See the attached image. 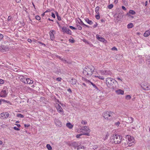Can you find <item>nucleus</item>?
<instances>
[{
    "label": "nucleus",
    "instance_id": "f257e3e1",
    "mask_svg": "<svg viewBox=\"0 0 150 150\" xmlns=\"http://www.w3.org/2000/svg\"><path fill=\"white\" fill-rule=\"evenodd\" d=\"M95 68L92 66H87L85 67L83 71V74L86 77H89L94 71Z\"/></svg>",
    "mask_w": 150,
    "mask_h": 150
},
{
    "label": "nucleus",
    "instance_id": "f03ea898",
    "mask_svg": "<svg viewBox=\"0 0 150 150\" xmlns=\"http://www.w3.org/2000/svg\"><path fill=\"white\" fill-rule=\"evenodd\" d=\"M122 139L121 136L117 135H113L111 137L110 141L115 144H118L121 142Z\"/></svg>",
    "mask_w": 150,
    "mask_h": 150
},
{
    "label": "nucleus",
    "instance_id": "7ed1b4c3",
    "mask_svg": "<svg viewBox=\"0 0 150 150\" xmlns=\"http://www.w3.org/2000/svg\"><path fill=\"white\" fill-rule=\"evenodd\" d=\"M105 81L107 86L109 88L112 87L114 84H115L117 82L115 80L111 78H107L106 79Z\"/></svg>",
    "mask_w": 150,
    "mask_h": 150
},
{
    "label": "nucleus",
    "instance_id": "20e7f679",
    "mask_svg": "<svg viewBox=\"0 0 150 150\" xmlns=\"http://www.w3.org/2000/svg\"><path fill=\"white\" fill-rule=\"evenodd\" d=\"M114 114L113 112L110 111H106L103 113L102 115L105 119H110L112 118V116Z\"/></svg>",
    "mask_w": 150,
    "mask_h": 150
},
{
    "label": "nucleus",
    "instance_id": "39448f33",
    "mask_svg": "<svg viewBox=\"0 0 150 150\" xmlns=\"http://www.w3.org/2000/svg\"><path fill=\"white\" fill-rule=\"evenodd\" d=\"M126 139L128 140L127 144L128 146H131L134 144V139L133 137L127 135L126 136Z\"/></svg>",
    "mask_w": 150,
    "mask_h": 150
},
{
    "label": "nucleus",
    "instance_id": "423d86ee",
    "mask_svg": "<svg viewBox=\"0 0 150 150\" xmlns=\"http://www.w3.org/2000/svg\"><path fill=\"white\" fill-rule=\"evenodd\" d=\"M83 131H84L86 132L83 133V135H88V133L90 132V130L87 126H84L83 127L82 129H80V132H82Z\"/></svg>",
    "mask_w": 150,
    "mask_h": 150
},
{
    "label": "nucleus",
    "instance_id": "0eeeda50",
    "mask_svg": "<svg viewBox=\"0 0 150 150\" xmlns=\"http://www.w3.org/2000/svg\"><path fill=\"white\" fill-rule=\"evenodd\" d=\"M62 31L64 33H66L70 35H71V30L65 26H63L62 28Z\"/></svg>",
    "mask_w": 150,
    "mask_h": 150
},
{
    "label": "nucleus",
    "instance_id": "6e6552de",
    "mask_svg": "<svg viewBox=\"0 0 150 150\" xmlns=\"http://www.w3.org/2000/svg\"><path fill=\"white\" fill-rule=\"evenodd\" d=\"M56 107L59 113L62 115H64L63 110L59 104H56Z\"/></svg>",
    "mask_w": 150,
    "mask_h": 150
},
{
    "label": "nucleus",
    "instance_id": "1a4fd4ad",
    "mask_svg": "<svg viewBox=\"0 0 150 150\" xmlns=\"http://www.w3.org/2000/svg\"><path fill=\"white\" fill-rule=\"evenodd\" d=\"M141 87L143 88V89L146 90H150L149 84L147 82H144V83L142 84Z\"/></svg>",
    "mask_w": 150,
    "mask_h": 150
},
{
    "label": "nucleus",
    "instance_id": "9d476101",
    "mask_svg": "<svg viewBox=\"0 0 150 150\" xmlns=\"http://www.w3.org/2000/svg\"><path fill=\"white\" fill-rule=\"evenodd\" d=\"M9 115L8 112H3L0 114V117L3 119H6L8 118Z\"/></svg>",
    "mask_w": 150,
    "mask_h": 150
},
{
    "label": "nucleus",
    "instance_id": "9b49d317",
    "mask_svg": "<svg viewBox=\"0 0 150 150\" xmlns=\"http://www.w3.org/2000/svg\"><path fill=\"white\" fill-rule=\"evenodd\" d=\"M96 37L98 39V40L100 41L103 42H105L106 41L104 38L100 36L99 35H96Z\"/></svg>",
    "mask_w": 150,
    "mask_h": 150
},
{
    "label": "nucleus",
    "instance_id": "f8f14e48",
    "mask_svg": "<svg viewBox=\"0 0 150 150\" xmlns=\"http://www.w3.org/2000/svg\"><path fill=\"white\" fill-rule=\"evenodd\" d=\"M54 31L53 30H52L50 32V39L52 41H54Z\"/></svg>",
    "mask_w": 150,
    "mask_h": 150
},
{
    "label": "nucleus",
    "instance_id": "ddd939ff",
    "mask_svg": "<svg viewBox=\"0 0 150 150\" xmlns=\"http://www.w3.org/2000/svg\"><path fill=\"white\" fill-rule=\"evenodd\" d=\"M1 97L3 98H5L6 97L7 95V93L6 92V91L5 90H2L1 92Z\"/></svg>",
    "mask_w": 150,
    "mask_h": 150
},
{
    "label": "nucleus",
    "instance_id": "4468645a",
    "mask_svg": "<svg viewBox=\"0 0 150 150\" xmlns=\"http://www.w3.org/2000/svg\"><path fill=\"white\" fill-rule=\"evenodd\" d=\"M134 119L132 117H128L126 118L125 120L127 123H132Z\"/></svg>",
    "mask_w": 150,
    "mask_h": 150
},
{
    "label": "nucleus",
    "instance_id": "2eb2a0df",
    "mask_svg": "<svg viewBox=\"0 0 150 150\" xmlns=\"http://www.w3.org/2000/svg\"><path fill=\"white\" fill-rule=\"evenodd\" d=\"M18 77L21 81L25 83V81L27 78H24L23 76L21 75H19Z\"/></svg>",
    "mask_w": 150,
    "mask_h": 150
},
{
    "label": "nucleus",
    "instance_id": "dca6fc26",
    "mask_svg": "<svg viewBox=\"0 0 150 150\" xmlns=\"http://www.w3.org/2000/svg\"><path fill=\"white\" fill-rule=\"evenodd\" d=\"M55 124L57 126L60 127L62 125V123L60 122L58 120L55 119L54 120Z\"/></svg>",
    "mask_w": 150,
    "mask_h": 150
},
{
    "label": "nucleus",
    "instance_id": "f3484780",
    "mask_svg": "<svg viewBox=\"0 0 150 150\" xmlns=\"http://www.w3.org/2000/svg\"><path fill=\"white\" fill-rule=\"evenodd\" d=\"M33 81L31 80L29 78H27L26 80L25 81V83H28L29 84H33Z\"/></svg>",
    "mask_w": 150,
    "mask_h": 150
},
{
    "label": "nucleus",
    "instance_id": "a211bd4d",
    "mask_svg": "<svg viewBox=\"0 0 150 150\" xmlns=\"http://www.w3.org/2000/svg\"><path fill=\"white\" fill-rule=\"evenodd\" d=\"M116 93L117 94L123 95L124 91L121 89H118L115 91Z\"/></svg>",
    "mask_w": 150,
    "mask_h": 150
},
{
    "label": "nucleus",
    "instance_id": "6ab92c4d",
    "mask_svg": "<svg viewBox=\"0 0 150 150\" xmlns=\"http://www.w3.org/2000/svg\"><path fill=\"white\" fill-rule=\"evenodd\" d=\"M146 63L148 65V66L149 67L150 65V56H148L146 57Z\"/></svg>",
    "mask_w": 150,
    "mask_h": 150
},
{
    "label": "nucleus",
    "instance_id": "aec40b11",
    "mask_svg": "<svg viewBox=\"0 0 150 150\" xmlns=\"http://www.w3.org/2000/svg\"><path fill=\"white\" fill-rule=\"evenodd\" d=\"M91 83L93 86L95 88V89L96 90L95 91L97 93H98V92L100 91V90L92 82H91Z\"/></svg>",
    "mask_w": 150,
    "mask_h": 150
},
{
    "label": "nucleus",
    "instance_id": "412c9836",
    "mask_svg": "<svg viewBox=\"0 0 150 150\" xmlns=\"http://www.w3.org/2000/svg\"><path fill=\"white\" fill-rule=\"evenodd\" d=\"M94 76L95 78H97L99 79L102 80H103L105 78L103 76L100 75L99 74H98L97 75H95Z\"/></svg>",
    "mask_w": 150,
    "mask_h": 150
},
{
    "label": "nucleus",
    "instance_id": "4be33fe9",
    "mask_svg": "<svg viewBox=\"0 0 150 150\" xmlns=\"http://www.w3.org/2000/svg\"><path fill=\"white\" fill-rule=\"evenodd\" d=\"M70 82L72 85H75L76 83L77 80L75 79L72 78L70 81Z\"/></svg>",
    "mask_w": 150,
    "mask_h": 150
},
{
    "label": "nucleus",
    "instance_id": "5701e85b",
    "mask_svg": "<svg viewBox=\"0 0 150 150\" xmlns=\"http://www.w3.org/2000/svg\"><path fill=\"white\" fill-rule=\"evenodd\" d=\"M150 35V30H148L145 31L144 34V37H147Z\"/></svg>",
    "mask_w": 150,
    "mask_h": 150
},
{
    "label": "nucleus",
    "instance_id": "b1692460",
    "mask_svg": "<svg viewBox=\"0 0 150 150\" xmlns=\"http://www.w3.org/2000/svg\"><path fill=\"white\" fill-rule=\"evenodd\" d=\"M59 58L61 60L65 63H68V64H70V63H71V62L69 60L67 61V60L64 59H63V58H62L60 57H59Z\"/></svg>",
    "mask_w": 150,
    "mask_h": 150
},
{
    "label": "nucleus",
    "instance_id": "393cba45",
    "mask_svg": "<svg viewBox=\"0 0 150 150\" xmlns=\"http://www.w3.org/2000/svg\"><path fill=\"white\" fill-rule=\"evenodd\" d=\"M105 75H112L111 72L110 71H108V70H105Z\"/></svg>",
    "mask_w": 150,
    "mask_h": 150
},
{
    "label": "nucleus",
    "instance_id": "a878e982",
    "mask_svg": "<svg viewBox=\"0 0 150 150\" xmlns=\"http://www.w3.org/2000/svg\"><path fill=\"white\" fill-rule=\"evenodd\" d=\"M135 13H136L134 11L132 10H130L129 11V12L127 13V15H129V14L133 15H134Z\"/></svg>",
    "mask_w": 150,
    "mask_h": 150
},
{
    "label": "nucleus",
    "instance_id": "bb28decb",
    "mask_svg": "<svg viewBox=\"0 0 150 150\" xmlns=\"http://www.w3.org/2000/svg\"><path fill=\"white\" fill-rule=\"evenodd\" d=\"M66 126L69 129H71L73 127V125L69 122L67 123Z\"/></svg>",
    "mask_w": 150,
    "mask_h": 150
},
{
    "label": "nucleus",
    "instance_id": "cd10ccee",
    "mask_svg": "<svg viewBox=\"0 0 150 150\" xmlns=\"http://www.w3.org/2000/svg\"><path fill=\"white\" fill-rule=\"evenodd\" d=\"M79 21H78L79 23L81 25H84L87 27H88L89 26H88V25H87L83 23V22L81 20V19H79Z\"/></svg>",
    "mask_w": 150,
    "mask_h": 150
},
{
    "label": "nucleus",
    "instance_id": "c85d7f7f",
    "mask_svg": "<svg viewBox=\"0 0 150 150\" xmlns=\"http://www.w3.org/2000/svg\"><path fill=\"white\" fill-rule=\"evenodd\" d=\"M98 72L102 75H105V70H100L98 71Z\"/></svg>",
    "mask_w": 150,
    "mask_h": 150
},
{
    "label": "nucleus",
    "instance_id": "c756f323",
    "mask_svg": "<svg viewBox=\"0 0 150 150\" xmlns=\"http://www.w3.org/2000/svg\"><path fill=\"white\" fill-rule=\"evenodd\" d=\"M133 25L132 23L128 24L127 25V28L129 29L132 28L133 27Z\"/></svg>",
    "mask_w": 150,
    "mask_h": 150
},
{
    "label": "nucleus",
    "instance_id": "7c9ffc66",
    "mask_svg": "<svg viewBox=\"0 0 150 150\" xmlns=\"http://www.w3.org/2000/svg\"><path fill=\"white\" fill-rule=\"evenodd\" d=\"M100 7L98 6H97L95 8V12L97 14H99V10Z\"/></svg>",
    "mask_w": 150,
    "mask_h": 150
},
{
    "label": "nucleus",
    "instance_id": "2f4dec72",
    "mask_svg": "<svg viewBox=\"0 0 150 150\" xmlns=\"http://www.w3.org/2000/svg\"><path fill=\"white\" fill-rule=\"evenodd\" d=\"M86 21L89 24L91 25L93 24V22L89 19H85Z\"/></svg>",
    "mask_w": 150,
    "mask_h": 150
},
{
    "label": "nucleus",
    "instance_id": "473e14b6",
    "mask_svg": "<svg viewBox=\"0 0 150 150\" xmlns=\"http://www.w3.org/2000/svg\"><path fill=\"white\" fill-rule=\"evenodd\" d=\"M17 116L21 118H23L24 117V116L23 115L20 113L17 114Z\"/></svg>",
    "mask_w": 150,
    "mask_h": 150
},
{
    "label": "nucleus",
    "instance_id": "72a5a7b5",
    "mask_svg": "<svg viewBox=\"0 0 150 150\" xmlns=\"http://www.w3.org/2000/svg\"><path fill=\"white\" fill-rule=\"evenodd\" d=\"M82 80L84 81L85 82H86V83H91V81H89V80L87 79L84 78H82Z\"/></svg>",
    "mask_w": 150,
    "mask_h": 150
},
{
    "label": "nucleus",
    "instance_id": "f704fd0d",
    "mask_svg": "<svg viewBox=\"0 0 150 150\" xmlns=\"http://www.w3.org/2000/svg\"><path fill=\"white\" fill-rule=\"evenodd\" d=\"M46 147L49 150H51L52 149V147L49 144H47L46 145Z\"/></svg>",
    "mask_w": 150,
    "mask_h": 150
},
{
    "label": "nucleus",
    "instance_id": "c9c22d12",
    "mask_svg": "<svg viewBox=\"0 0 150 150\" xmlns=\"http://www.w3.org/2000/svg\"><path fill=\"white\" fill-rule=\"evenodd\" d=\"M131 98V97L129 95H127L125 97V99L127 100H130Z\"/></svg>",
    "mask_w": 150,
    "mask_h": 150
},
{
    "label": "nucleus",
    "instance_id": "e433bc0d",
    "mask_svg": "<svg viewBox=\"0 0 150 150\" xmlns=\"http://www.w3.org/2000/svg\"><path fill=\"white\" fill-rule=\"evenodd\" d=\"M113 7V5L112 4H111L109 5L108 6V8L109 9H111Z\"/></svg>",
    "mask_w": 150,
    "mask_h": 150
},
{
    "label": "nucleus",
    "instance_id": "4c0bfd02",
    "mask_svg": "<svg viewBox=\"0 0 150 150\" xmlns=\"http://www.w3.org/2000/svg\"><path fill=\"white\" fill-rule=\"evenodd\" d=\"M81 123L82 125H85L87 124V122L86 120H82L81 122Z\"/></svg>",
    "mask_w": 150,
    "mask_h": 150
},
{
    "label": "nucleus",
    "instance_id": "58836bf2",
    "mask_svg": "<svg viewBox=\"0 0 150 150\" xmlns=\"http://www.w3.org/2000/svg\"><path fill=\"white\" fill-rule=\"evenodd\" d=\"M108 133H107L106 134L105 137L104 138V140H105L106 139H107L108 138Z\"/></svg>",
    "mask_w": 150,
    "mask_h": 150
},
{
    "label": "nucleus",
    "instance_id": "ea45409f",
    "mask_svg": "<svg viewBox=\"0 0 150 150\" xmlns=\"http://www.w3.org/2000/svg\"><path fill=\"white\" fill-rule=\"evenodd\" d=\"M1 48H2H2V49H1L2 50H1V51H4V50H5L6 49V47H5L4 46L1 45Z\"/></svg>",
    "mask_w": 150,
    "mask_h": 150
},
{
    "label": "nucleus",
    "instance_id": "a19ab883",
    "mask_svg": "<svg viewBox=\"0 0 150 150\" xmlns=\"http://www.w3.org/2000/svg\"><path fill=\"white\" fill-rule=\"evenodd\" d=\"M2 101L4 103H10V102L9 101H8L6 100H5L1 99Z\"/></svg>",
    "mask_w": 150,
    "mask_h": 150
},
{
    "label": "nucleus",
    "instance_id": "79ce46f5",
    "mask_svg": "<svg viewBox=\"0 0 150 150\" xmlns=\"http://www.w3.org/2000/svg\"><path fill=\"white\" fill-rule=\"evenodd\" d=\"M120 124V122L118 121L115 122V125L117 126V127L119 126Z\"/></svg>",
    "mask_w": 150,
    "mask_h": 150
},
{
    "label": "nucleus",
    "instance_id": "37998d69",
    "mask_svg": "<svg viewBox=\"0 0 150 150\" xmlns=\"http://www.w3.org/2000/svg\"><path fill=\"white\" fill-rule=\"evenodd\" d=\"M69 41L71 43H73L74 42V40L73 39H69Z\"/></svg>",
    "mask_w": 150,
    "mask_h": 150
},
{
    "label": "nucleus",
    "instance_id": "c03bdc74",
    "mask_svg": "<svg viewBox=\"0 0 150 150\" xmlns=\"http://www.w3.org/2000/svg\"><path fill=\"white\" fill-rule=\"evenodd\" d=\"M77 28L79 30H81L82 29V27L79 25H77Z\"/></svg>",
    "mask_w": 150,
    "mask_h": 150
},
{
    "label": "nucleus",
    "instance_id": "a18cd8bd",
    "mask_svg": "<svg viewBox=\"0 0 150 150\" xmlns=\"http://www.w3.org/2000/svg\"><path fill=\"white\" fill-rule=\"evenodd\" d=\"M13 129L15 130H20V129H19V128H17V127H13Z\"/></svg>",
    "mask_w": 150,
    "mask_h": 150
},
{
    "label": "nucleus",
    "instance_id": "49530a36",
    "mask_svg": "<svg viewBox=\"0 0 150 150\" xmlns=\"http://www.w3.org/2000/svg\"><path fill=\"white\" fill-rule=\"evenodd\" d=\"M96 19H99L100 18V16H99V13L98 14H97L96 15Z\"/></svg>",
    "mask_w": 150,
    "mask_h": 150
},
{
    "label": "nucleus",
    "instance_id": "de8ad7c7",
    "mask_svg": "<svg viewBox=\"0 0 150 150\" xmlns=\"http://www.w3.org/2000/svg\"><path fill=\"white\" fill-rule=\"evenodd\" d=\"M4 83V81L3 80L1 79H0V84H3Z\"/></svg>",
    "mask_w": 150,
    "mask_h": 150
},
{
    "label": "nucleus",
    "instance_id": "09e8293b",
    "mask_svg": "<svg viewBox=\"0 0 150 150\" xmlns=\"http://www.w3.org/2000/svg\"><path fill=\"white\" fill-rule=\"evenodd\" d=\"M69 28L72 30L76 29V28H75L72 26H70Z\"/></svg>",
    "mask_w": 150,
    "mask_h": 150
},
{
    "label": "nucleus",
    "instance_id": "8fccbe9b",
    "mask_svg": "<svg viewBox=\"0 0 150 150\" xmlns=\"http://www.w3.org/2000/svg\"><path fill=\"white\" fill-rule=\"evenodd\" d=\"M51 16L53 18H55V14L53 13H52Z\"/></svg>",
    "mask_w": 150,
    "mask_h": 150
},
{
    "label": "nucleus",
    "instance_id": "3c124183",
    "mask_svg": "<svg viewBox=\"0 0 150 150\" xmlns=\"http://www.w3.org/2000/svg\"><path fill=\"white\" fill-rule=\"evenodd\" d=\"M122 2L124 4H127V2L125 0H122Z\"/></svg>",
    "mask_w": 150,
    "mask_h": 150
},
{
    "label": "nucleus",
    "instance_id": "603ef678",
    "mask_svg": "<svg viewBox=\"0 0 150 150\" xmlns=\"http://www.w3.org/2000/svg\"><path fill=\"white\" fill-rule=\"evenodd\" d=\"M51 11V10L50 9H47L46 11L44 13V14L47 12H50Z\"/></svg>",
    "mask_w": 150,
    "mask_h": 150
},
{
    "label": "nucleus",
    "instance_id": "864d4df0",
    "mask_svg": "<svg viewBox=\"0 0 150 150\" xmlns=\"http://www.w3.org/2000/svg\"><path fill=\"white\" fill-rule=\"evenodd\" d=\"M3 37V35L2 34L0 33V40H1L2 39Z\"/></svg>",
    "mask_w": 150,
    "mask_h": 150
},
{
    "label": "nucleus",
    "instance_id": "5fc2aeb1",
    "mask_svg": "<svg viewBox=\"0 0 150 150\" xmlns=\"http://www.w3.org/2000/svg\"><path fill=\"white\" fill-rule=\"evenodd\" d=\"M111 50H116V51L117 50V48L116 47H113L111 49Z\"/></svg>",
    "mask_w": 150,
    "mask_h": 150
},
{
    "label": "nucleus",
    "instance_id": "6e6d98bb",
    "mask_svg": "<svg viewBox=\"0 0 150 150\" xmlns=\"http://www.w3.org/2000/svg\"><path fill=\"white\" fill-rule=\"evenodd\" d=\"M55 14L57 17V19H59V18H60V17L58 16V13L57 12H55Z\"/></svg>",
    "mask_w": 150,
    "mask_h": 150
},
{
    "label": "nucleus",
    "instance_id": "4d7b16f0",
    "mask_svg": "<svg viewBox=\"0 0 150 150\" xmlns=\"http://www.w3.org/2000/svg\"><path fill=\"white\" fill-rule=\"evenodd\" d=\"M38 43H39L40 44H41L42 45H44V46H45V44H44V43H42V42H38Z\"/></svg>",
    "mask_w": 150,
    "mask_h": 150
},
{
    "label": "nucleus",
    "instance_id": "13d9d810",
    "mask_svg": "<svg viewBox=\"0 0 150 150\" xmlns=\"http://www.w3.org/2000/svg\"><path fill=\"white\" fill-rule=\"evenodd\" d=\"M82 135H83V134H77V135H76V137L77 138H79Z\"/></svg>",
    "mask_w": 150,
    "mask_h": 150
},
{
    "label": "nucleus",
    "instance_id": "bf43d9fd",
    "mask_svg": "<svg viewBox=\"0 0 150 150\" xmlns=\"http://www.w3.org/2000/svg\"><path fill=\"white\" fill-rule=\"evenodd\" d=\"M61 79L60 78H58L57 79V80L59 81H61Z\"/></svg>",
    "mask_w": 150,
    "mask_h": 150
},
{
    "label": "nucleus",
    "instance_id": "052dcab7",
    "mask_svg": "<svg viewBox=\"0 0 150 150\" xmlns=\"http://www.w3.org/2000/svg\"><path fill=\"white\" fill-rule=\"evenodd\" d=\"M28 41L29 42L31 43L32 42V40L31 39H28Z\"/></svg>",
    "mask_w": 150,
    "mask_h": 150
},
{
    "label": "nucleus",
    "instance_id": "680f3d73",
    "mask_svg": "<svg viewBox=\"0 0 150 150\" xmlns=\"http://www.w3.org/2000/svg\"><path fill=\"white\" fill-rule=\"evenodd\" d=\"M122 9L124 10L125 11L126 10V9L125 8V7L124 6H122Z\"/></svg>",
    "mask_w": 150,
    "mask_h": 150
},
{
    "label": "nucleus",
    "instance_id": "e2e57ef3",
    "mask_svg": "<svg viewBox=\"0 0 150 150\" xmlns=\"http://www.w3.org/2000/svg\"><path fill=\"white\" fill-rule=\"evenodd\" d=\"M97 23H96V24L93 26V28H95L97 27Z\"/></svg>",
    "mask_w": 150,
    "mask_h": 150
},
{
    "label": "nucleus",
    "instance_id": "0e129e2a",
    "mask_svg": "<svg viewBox=\"0 0 150 150\" xmlns=\"http://www.w3.org/2000/svg\"><path fill=\"white\" fill-rule=\"evenodd\" d=\"M67 91L70 93H71L72 92L70 88L68 89L67 90Z\"/></svg>",
    "mask_w": 150,
    "mask_h": 150
},
{
    "label": "nucleus",
    "instance_id": "69168bd1",
    "mask_svg": "<svg viewBox=\"0 0 150 150\" xmlns=\"http://www.w3.org/2000/svg\"><path fill=\"white\" fill-rule=\"evenodd\" d=\"M114 2L115 4H117L118 3V0H114Z\"/></svg>",
    "mask_w": 150,
    "mask_h": 150
},
{
    "label": "nucleus",
    "instance_id": "338daca9",
    "mask_svg": "<svg viewBox=\"0 0 150 150\" xmlns=\"http://www.w3.org/2000/svg\"><path fill=\"white\" fill-rule=\"evenodd\" d=\"M117 79L119 81H122V80L120 79V78L118 77L117 78Z\"/></svg>",
    "mask_w": 150,
    "mask_h": 150
},
{
    "label": "nucleus",
    "instance_id": "774afa93",
    "mask_svg": "<svg viewBox=\"0 0 150 150\" xmlns=\"http://www.w3.org/2000/svg\"><path fill=\"white\" fill-rule=\"evenodd\" d=\"M24 126L25 127H28L30 126V125L28 124H25Z\"/></svg>",
    "mask_w": 150,
    "mask_h": 150
}]
</instances>
